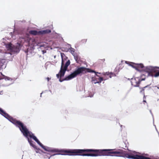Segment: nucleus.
Segmentation results:
<instances>
[{
    "mask_svg": "<svg viewBox=\"0 0 159 159\" xmlns=\"http://www.w3.org/2000/svg\"><path fill=\"white\" fill-rule=\"evenodd\" d=\"M42 148L45 150L52 152L57 153L56 154L69 156H83L97 157L98 156H110V149H52L44 146Z\"/></svg>",
    "mask_w": 159,
    "mask_h": 159,
    "instance_id": "obj_1",
    "label": "nucleus"
},
{
    "mask_svg": "<svg viewBox=\"0 0 159 159\" xmlns=\"http://www.w3.org/2000/svg\"><path fill=\"white\" fill-rule=\"evenodd\" d=\"M61 56L62 61L61 69L59 73L57 74L56 75L57 78L59 79V80L61 82H62L64 80H69L75 77L77 75L80 74H84L87 71V70H89L84 67H79L70 75L68 76L64 79H62L61 78L64 75L68 66L70 65V61L69 60H68L65 64H64L65 60H66V59L63 58L64 56H65V55L63 53H61Z\"/></svg>",
    "mask_w": 159,
    "mask_h": 159,
    "instance_id": "obj_2",
    "label": "nucleus"
},
{
    "mask_svg": "<svg viewBox=\"0 0 159 159\" xmlns=\"http://www.w3.org/2000/svg\"><path fill=\"white\" fill-rule=\"evenodd\" d=\"M18 127L19 128L24 136L27 139L28 142L31 146L34 147V145L33 144L32 141L30 139L29 137L33 139L42 148L44 147V146L40 142L36 137L34 135V134L29 131L26 126L24 125L23 123L21 122Z\"/></svg>",
    "mask_w": 159,
    "mask_h": 159,
    "instance_id": "obj_3",
    "label": "nucleus"
},
{
    "mask_svg": "<svg viewBox=\"0 0 159 159\" xmlns=\"http://www.w3.org/2000/svg\"><path fill=\"white\" fill-rule=\"evenodd\" d=\"M0 113L17 127L21 122L20 121L17 120L16 119L10 116L1 108H0Z\"/></svg>",
    "mask_w": 159,
    "mask_h": 159,
    "instance_id": "obj_4",
    "label": "nucleus"
},
{
    "mask_svg": "<svg viewBox=\"0 0 159 159\" xmlns=\"http://www.w3.org/2000/svg\"><path fill=\"white\" fill-rule=\"evenodd\" d=\"M142 75L131 79V84L134 87H139L140 82L143 80H145V78H142Z\"/></svg>",
    "mask_w": 159,
    "mask_h": 159,
    "instance_id": "obj_5",
    "label": "nucleus"
},
{
    "mask_svg": "<svg viewBox=\"0 0 159 159\" xmlns=\"http://www.w3.org/2000/svg\"><path fill=\"white\" fill-rule=\"evenodd\" d=\"M51 32V30L48 29L39 31H38L35 30H31L29 31V33L31 35H36L48 34L50 33Z\"/></svg>",
    "mask_w": 159,
    "mask_h": 159,
    "instance_id": "obj_6",
    "label": "nucleus"
},
{
    "mask_svg": "<svg viewBox=\"0 0 159 159\" xmlns=\"http://www.w3.org/2000/svg\"><path fill=\"white\" fill-rule=\"evenodd\" d=\"M96 76L93 77L92 78V82L95 84L96 83H99L101 82L103 80V78L102 77H99L96 74Z\"/></svg>",
    "mask_w": 159,
    "mask_h": 159,
    "instance_id": "obj_7",
    "label": "nucleus"
},
{
    "mask_svg": "<svg viewBox=\"0 0 159 159\" xmlns=\"http://www.w3.org/2000/svg\"><path fill=\"white\" fill-rule=\"evenodd\" d=\"M130 65L138 70H140L141 69L144 67L143 65L142 64H136L131 62Z\"/></svg>",
    "mask_w": 159,
    "mask_h": 159,
    "instance_id": "obj_8",
    "label": "nucleus"
},
{
    "mask_svg": "<svg viewBox=\"0 0 159 159\" xmlns=\"http://www.w3.org/2000/svg\"><path fill=\"white\" fill-rule=\"evenodd\" d=\"M144 70L145 72L148 73L149 74H151L153 72H155V69L153 67L150 66L146 67Z\"/></svg>",
    "mask_w": 159,
    "mask_h": 159,
    "instance_id": "obj_9",
    "label": "nucleus"
},
{
    "mask_svg": "<svg viewBox=\"0 0 159 159\" xmlns=\"http://www.w3.org/2000/svg\"><path fill=\"white\" fill-rule=\"evenodd\" d=\"M148 85L142 88H140V92L141 93H143V94H144V89L146 88L147 87Z\"/></svg>",
    "mask_w": 159,
    "mask_h": 159,
    "instance_id": "obj_10",
    "label": "nucleus"
},
{
    "mask_svg": "<svg viewBox=\"0 0 159 159\" xmlns=\"http://www.w3.org/2000/svg\"><path fill=\"white\" fill-rule=\"evenodd\" d=\"M106 74L109 76V77L110 78H111L112 76H116V75L115 74L113 73H106Z\"/></svg>",
    "mask_w": 159,
    "mask_h": 159,
    "instance_id": "obj_11",
    "label": "nucleus"
},
{
    "mask_svg": "<svg viewBox=\"0 0 159 159\" xmlns=\"http://www.w3.org/2000/svg\"><path fill=\"white\" fill-rule=\"evenodd\" d=\"M70 52L73 55H74L75 50L74 48H71L70 49Z\"/></svg>",
    "mask_w": 159,
    "mask_h": 159,
    "instance_id": "obj_12",
    "label": "nucleus"
},
{
    "mask_svg": "<svg viewBox=\"0 0 159 159\" xmlns=\"http://www.w3.org/2000/svg\"><path fill=\"white\" fill-rule=\"evenodd\" d=\"M159 76V71L156 72L154 75V76L157 77Z\"/></svg>",
    "mask_w": 159,
    "mask_h": 159,
    "instance_id": "obj_13",
    "label": "nucleus"
},
{
    "mask_svg": "<svg viewBox=\"0 0 159 159\" xmlns=\"http://www.w3.org/2000/svg\"><path fill=\"white\" fill-rule=\"evenodd\" d=\"M11 45V44H9L7 45V48H8L9 49H11L12 48Z\"/></svg>",
    "mask_w": 159,
    "mask_h": 159,
    "instance_id": "obj_14",
    "label": "nucleus"
},
{
    "mask_svg": "<svg viewBox=\"0 0 159 159\" xmlns=\"http://www.w3.org/2000/svg\"><path fill=\"white\" fill-rule=\"evenodd\" d=\"M105 61V59H99L98 60V62L100 63H102L103 62H104Z\"/></svg>",
    "mask_w": 159,
    "mask_h": 159,
    "instance_id": "obj_15",
    "label": "nucleus"
},
{
    "mask_svg": "<svg viewBox=\"0 0 159 159\" xmlns=\"http://www.w3.org/2000/svg\"><path fill=\"white\" fill-rule=\"evenodd\" d=\"M74 58H75V60L76 61V62H78V61H77V59H78V57H76V56H75L74 57Z\"/></svg>",
    "mask_w": 159,
    "mask_h": 159,
    "instance_id": "obj_16",
    "label": "nucleus"
},
{
    "mask_svg": "<svg viewBox=\"0 0 159 159\" xmlns=\"http://www.w3.org/2000/svg\"><path fill=\"white\" fill-rule=\"evenodd\" d=\"M48 81H49V80L51 79L49 77H47L46 78Z\"/></svg>",
    "mask_w": 159,
    "mask_h": 159,
    "instance_id": "obj_17",
    "label": "nucleus"
},
{
    "mask_svg": "<svg viewBox=\"0 0 159 159\" xmlns=\"http://www.w3.org/2000/svg\"><path fill=\"white\" fill-rule=\"evenodd\" d=\"M155 87H157V88L158 89H159V85L156 86H155Z\"/></svg>",
    "mask_w": 159,
    "mask_h": 159,
    "instance_id": "obj_18",
    "label": "nucleus"
},
{
    "mask_svg": "<svg viewBox=\"0 0 159 159\" xmlns=\"http://www.w3.org/2000/svg\"><path fill=\"white\" fill-rule=\"evenodd\" d=\"M51 156H50L49 157L48 156V157L49 159L51 157Z\"/></svg>",
    "mask_w": 159,
    "mask_h": 159,
    "instance_id": "obj_19",
    "label": "nucleus"
},
{
    "mask_svg": "<svg viewBox=\"0 0 159 159\" xmlns=\"http://www.w3.org/2000/svg\"><path fill=\"white\" fill-rule=\"evenodd\" d=\"M83 41H86V40H83ZM83 41V40H82Z\"/></svg>",
    "mask_w": 159,
    "mask_h": 159,
    "instance_id": "obj_20",
    "label": "nucleus"
},
{
    "mask_svg": "<svg viewBox=\"0 0 159 159\" xmlns=\"http://www.w3.org/2000/svg\"><path fill=\"white\" fill-rule=\"evenodd\" d=\"M44 153H46V154H49V153H46L45 152H44Z\"/></svg>",
    "mask_w": 159,
    "mask_h": 159,
    "instance_id": "obj_21",
    "label": "nucleus"
},
{
    "mask_svg": "<svg viewBox=\"0 0 159 159\" xmlns=\"http://www.w3.org/2000/svg\"><path fill=\"white\" fill-rule=\"evenodd\" d=\"M143 101L144 102H146V101L144 100Z\"/></svg>",
    "mask_w": 159,
    "mask_h": 159,
    "instance_id": "obj_22",
    "label": "nucleus"
},
{
    "mask_svg": "<svg viewBox=\"0 0 159 159\" xmlns=\"http://www.w3.org/2000/svg\"><path fill=\"white\" fill-rule=\"evenodd\" d=\"M92 72H95L94 71H92Z\"/></svg>",
    "mask_w": 159,
    "mask_h": 159,
    "instance_id": "obj_23",
    "label": "nucleus"
}]
</instances>
